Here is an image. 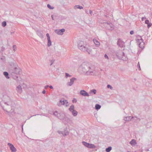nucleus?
Instances as JSON below:
<instances>
[{"label": "nucleus", "mask_w": 152, "mask_h": 152, "mask_svg": "<svg viewBox=\"0 0 152 152\" xmlns=\"http://www.w3.org/2000/svg\"><path fill=\"white\" fill-rule=\"evenodd\" d=\"M71 75H69V74L66 73H65V77L66 78H67L68 77H71Z\"/></svg>", "instance_id": "nucleus-32"}, {"label": "nucleus", "mask_w": 152, "mask_h": 152, "mask_svg": "<svg viewBox=\"0 0 152 152\" xmlns=\"http://www.w3.org/2000/svg\"><path fill=\"white\" fill-rule=\"evenodd\" d=\"M107 87L108 88H110L112 90L113 89V87L110 85H107Z\"/></svg>", "instance_id": "nucleus-36"}, {"label": "nucleus", "mask_w": 152, "mask_h": 152, "mask_svg": "<svg viewBox=\"0 0 152 152\" xmlns=\"http://www.w3.org/2000/svg\"><path fill=\"white\" fill-rule=\"evenodd\" d=\"M145 23L146 24H148V23H149V20H146L145 21Z\"/></svg>", "instance_id": "nucleus-41"}, {"label": "nucleus", "mask_w": 152, "mask_h": 152, "mask_svg": "<svg viewBox=\"0 0 152 152\" xmlns=\"http://www.w3.org/2000/svg\"><path fill=\"white\" fill-rule=\"evenodd\" d=\"M104 25L109 29L112 30L114 29V26L111 23H104Z\"/></svg>", "instance_id": "nucleus-9"}, {"label": "nucleus", "mask_w": 152, "mask_h": 152, "mask_svg": "<svg viewBox=\"0 0 152 152\" xmlns=\"http://www.w3.org/2000/svg\"><path fill=\"white\" fill-rule=\"evenodd\" d=\"M75 101V100H72V102H74V101Z\"/></svg>", "instance_id": "nucleus-52"}, {"label": "nucleus", "mask_w": 152, "mask_h": 152, "mask_svg": "<svg viewBox=\"0 0 152 152\" xmlns=\"http://www.w3.org/2000/svg\"><path fill=\"white\" fill-rule=\"evenodd\" d=\"M20 71V69L19 67H18L15 68L10 72V73L12 78L17 82L19 81V80L18 79V77L17 76V75L19 74Z\"/></svg>", "instance_id": "nucleus-4"}, {"label": "nucleus", "mask_w": 152, "mask_h": 152, "mask_svg": "<svg viewBox=\"0 0 152 152\" xmlns=\"http://www.w3.org/2000/svg\"><path fill=\"white\" fill-rule=\"evenodd\" d=\"M117 44L118 46L121 47H122L124 44V42L122 41L121 40L119 39L118 41Z\"/></svg>", "instance_id": "nucleus-18"}, {"label": "nucleus", "mask_w": 152, "mask_h": 152, "mask_svg": "<svg viewBox=\"0 0 152 152\" xmlns=\"http://www.w3.org/2000/svg\"><path fill=\"white\" fill-rule=\"evenodd\" d=\"M51 17H52V19L53 20H54V19H53V15H52L51 16Z\"/></svg>", "instance_id": "nucleus-49"}, {"label": "nucleus", "mask_w": 152, "mask_h": 152, "mask_svg": "<svg viewBox=\"0 0 152 152\" xmlns=\"http://www.w3.org/2000/svg\"><path fill=\"white\" fill-rule=\"evenodd\" d=\"M112 149V147L111 146L109 147L106 149V151L107 152H109Z\"/></svg>", "instance_id": "nucleus-29"}, {"label": "nucleus", "mask_w": 152, "mask_h": 152, "mask_svg": "<svg viewBox=\"0 0 152 152\" xmlns=\"http://www.w3.org/2000/svg\"><path fill=\"white\" fill-rule=\"evenodd\" d=\"M3 74L6 78L7 79H9L10 77L9 76L8 73L7 72H3Z\"/></svg>", "instance_id": "nucleus-24"}, {"label": "nucleus", "mask_w": 152, "mask_h": 152, "mask_svg": "<svg viewBox=\"0 0 152 152\" xmlns=\"http://www.w3.org/2000/svg\"><path fill=\"white\" fill-rule=\"evenodd\" d=\"M2 26L3 27H5L6 25V22L5 21H4L2 23Z\"/></svg>", "instance_id": "nucleus-35"}, {"label": "nucleus", "mask_w": 152, "mask_h": 152, "mask_svg": "<svg viewBox=\"0 0 152 152\" xmlns=\"http://www.w3.org/2000/svg\"><path fill=\"white\" fill-rule=\"evenodd\" d=\"M58 133L60 134H62V131H58Z\"/></svg>", "instance_id": "nucleus-43"}, {"label": "nucleus", "mask_w": 152, "mask_h": 152, "mask_svg": "<svg viewBox=\"0 0 152 152\" xmlns=\"http://www.w3.org/2000/svg\"><path fill=\"white\" fill-rule=\"evenodd\" d=\"M104 57L105 58L107 59V60H108L109 59L108 57V56L106 54H105L104 56Z\"/></svg>", "instance_id": "nucleus-40"}, {"label": "nucleus", "mask_w": 152, "mask_h": 152, "mask_svg": "<svg viewBox=\"0 0 152 152\" xmlns=\"http://www.w3.org/2000/svg\"><path fill=\"white\" fill-rule=\"evenodd\" d=\"M37 35L41 38L43 37V35L42 32L40 31H37Z\"/></svg>", "instance_id": "nucleus-20"}, {"label": "nucleus", "mask_w": 152, "mask_h": 152, "mask_svg": "<svg viewBox=\"0 0 152 152\" xmlns=\"http://www.w3.org/2000/svg\"><path fill=\"white\" fill-rule=\"evenodd\" d=\"M146 19V17H142V20L143 21L144 19Z\"/></svg>", "instance_id": "nucleus-45"}, {"label": "nucleus", "mask_w": 152, "mask_h": 152, "mask_svg": "<svg viewBox=\"0 0 152 152\" xmlns=\"http://www.w3.org/2000/svg\"><path fill=\"white\" fill-rule=\"evenodd\" d=\"M62 122L64 123L65 124H67L68 123H70L71 122V121L70 118L67 117H65L64 119H63Z\"/></svg>", "instance_id": "nucleus-13"}, {"label": "nucleus", "mask_w": 152, "mask_h": 152, "mask_svg": "<svg viewBox=\"0 0 152 152\" xmlns=\"http://www.w3.org/2000/svg\"><path fill=\"white\" fill-rule=\"evenodd\" d=\"M93 42L95 45L98 46L100 45L99 42L96 39H94Z\"/></svg>", "instance_id": "nucleus-22"}, {"label": "nucleus", "mask_w": 152, "mask_h": 152, "mask_svg": "<svg viewBox=\"0 0 152 152\" xmlns=\"http://www.w3.org/2000/svg\"><path fill=\"white\" fill-rule=\"evenodd\" d=\"M89 13H90V14H91V15L92 16V12L91 10H89Z\"/></svg>", "instance_id": "nucleus-44"}, {"label": "nucleus", "mask_w": 152, "mask_h": 152, "mask_svg": "<svg viewBox=\"0 0 152 152\" xmlns=\"http://www.w3.org/2000/svg\"><path fill=\"white\" fill-rule=\"evenodd\" d=\"M49 87L51 89H53V87L51 86H49Z\"/></svg>", "instance_id": "nucleus-47"}, {"label": "nucleus", "mask_w": 152, "mask_h": 152, "mask_svg": "<svg viewBox=\"0 0 152 152\" xmlns=\"http://www.w3.org/2000/svg\"><path fill=\"white\" fill-rule=\"evenodd\" d=\"M71 112L72 114V115L75 116H76L77 114V112L75 110H72V111Z\"/></svg>", "instance_id": "nucleus-25"}, {"label": "nucleus", "mask_w": 152, "mask_h": 152, "mask_svg": "<svg viewBox=\"0 0 152 152\" xmlns=\"http://www.w3.org/2000/svg\"><path fill=\"white\" fill-rule=\"evenodd\" d=\"M48 40V44L47 45L48 47H50L51 45V42L50 40V39H47Z\"/></svg>", "instance_id": "nucleus-26"}, {"label": "nucleus", "mask_w": 152, "mask_h": 152, "mask_svg": "<svg viewBox=\"0 0 152 152\" xmlns=\"http://www.w3.org/2000/svg\"><path fill=\"white\" fill-rule=\"evenodd\" d=\"M83 8L82 6H80L79 5H76L74 7V9H82Z\"/></svg>", "instance_id": "nucleus-23"}, {"label": "nucleus", "mask_w": 152, "mask_h": 152, "mask_svg": "<svg viewBox=\"0 0 152 152\" xmlns=\"http://www.w3.org/2000/svg\"><path fill=\"white\" fill-rule=\"evenodd\" d=\"M82 143L83 145H84V146H86V147H87L88 145L89 144V143H88L87 142H86L84 141L82 142Z\"/></svg>", "instance_id": "nucleus-31"}, {"label": "nucleus", "mask_w": 152, "mask_h": 152, "mask_svg": "<svg viewBox=\"0 0 152 152\" xmlns=\"http://www.w3.org/2000/svg\"><path fill=\"white\" fill-rule=\"evenodd\" d=\"M13 51H14V52H15L16 50H17V47H16V46L14 45H13Z\"/></svg>", "instance_id": "nucleus-34"}, {"label": "nucleus", "mask_w": 152, "mask_h": 152, "mask_svg": "<svg viewBox=\"0 0 152 152\" xmlns=\"http://www.w3.org/2000/svg\"><path fill=\"white\" fill-rule=\"evenodd\" d=\"M77 79L75 77H72L70 80V81L67 82L66 85L68 86H71L74 83L75 81Z\"/></svg>", "instance_id": "nucleus-10"}, {"label": "nucleus", "mask_w": 152, "mask_h": 152, "mask_svg": "<svg viewBox=\"0 0 152 152\" xmlns=\"http://www.w3.org/2000/svg\"><path fill=\"white\" fill-rule=\"evenodd\" d=\"M53 115L56 116L58 118L62 120L65 117L64 114L62 112H58L57 111H55L53 113Z\"/></svg>", "instance_id": "nucleus-6"}, {"label": "nucleus", "mask_w": 152, "mask_h": 152, "mask_svg": "<svg viewBox=\"0 0 152 152\" xmlns=\"http://www.w3.org/2000/svg\"><path fill=\"white\" fill-rule=\"evenodd\" d=\"M42 92L43 94H45L46 93V91L44 90L42 91Z\"/></svg>", "instance_id": "nucleus-48"}, {"label": "nucleus", "mask_w": 152, "mask_h": 152, "mask_svg": "<svg viewBox=\"0 0 152 152\" xmlns=\"http://www.w3.org/2000/svg\"><path fill=\"white\" fill-rule=\"evenodd\" d=\"M152 25V24L151 23H148V24H147L148 27V28H149L150 27H151Z\"/></svg>", "instance_id": "nucleus-39"}, {"label": "nucleus", "mask_w": 152, "mask_h": 152, "mask_svg": "<svg viewBox=\"0 0 152 152\" xmlns=\"http://www.w3.org/2000/svg\"><path fill=\"white\" fill-rule=\"evenodd\" d=\"M62 135L63 136H65L69 134V132L67 130V128H66L63 131H62Z\"/></svg>", "instance_id": "nucleus-17"}, {"label": "nucleus", "mask_w": 152, "mask_h": 152, "mask_svg": "<svg viewBox=\"0 0 152 152\" xmlns=\"http://www.w3.org/2000/svg\"><path fill=\"white\" fill-rule=\"evenodd\" d=\"M137 42L139 46L141 48H143L144 47V43L143 42L141 36H138L136 39Z\"/></svg>", "instance_id": "nucleus-7"}, {"label": "nucleus", "mask_w": 152, "mask_h": 152, "mask_svg": "<svg viewBox=\"0 0 152 152\" xmlns=\"http://www.w3.org/2000/svg\"><path fill=\"white\" fill-rule=\"evenodd\" d=\"M96 93V90L95 89H93L90 91V93H93L94 94H95Z\"/></svg>", "instance_id": "nucleus-30"}, {"label": "nucleus", "mask_w": 152, "mask_h": 152, "mask_svg": "<svg viewBox=\"0 0 152 152\" xmlns=\"http://www.w3.org/2000/svg\"><path fill=\"white\" fill-rule=\"evenodd\" d=\"M134 117L131 116L125 117L124 118V120L126 121H130L132 118H134Z\"/></svg>", "instance_id": "nucleus-16"}, {"label": "nucleus", "mask_w": 152, "mask_h": 152, "mask_svg": "<svg viewBox=\"0 0 152 152\" xmlns=\"http://www.w3.org/2000/svg\"><path fill=\"white\" fill-rule=\"evenodd\" d=\"M134 32L133 31H131L130 32V34L131 35L133 34H134Z\"/></svg>", "instance_id": "nucleus-42"}, {"label": "nucleus", "mask_w": 152, "mask_h": 152, "mask_svg": "<svg viewBox=\"0 0 152 152\" xmlns=\"http://www.w3.org/2000/svg\"><path fill=\"white\" fill-rule=\"evenodd\" d=\"M47 7L50 9H53L54 7H51L50 4H48L47 5Z\"/></svg>", "instance_id": "nucleus-33"}, {"label": "nucleus", "mask_w": 152, "mask_h": 152, "mask_svg": "<svg viewBox=\"0 0 152 152\" xmlns=\"http://www.w3.org/2000/svg\"><path fill=\"white\" fill-rule=\"evenodd\" d=\"M2 102L5 104L3 107L4 110L8 113H12L14 110L15 104L11 102L10 97L7 95L4 94L1 98Z\"/></svg>", "instance_id": "nucleus-1"}, {"label": "nucleus", "mask_w": 152, "mask_h": 152, "mask_svg": "<svg viewBox=\"0 0 152 152\" xmlns=\"http://www.w3.org/2000/svg\"><path fill=\"white\" fill-rule=\"evenodd\" d=\"M75 102H77V100H76V99H75Z\"/></svg>", "instance_id": "nucleus-53"}, {"label": "nucleus", "mask_w": 152, "mask_h": 152, "mask_svg": "<svg viewBox=\"0 0 152 152\" xmlns=\"http://www.w3.org/2000/svg\"><path fill=\"white\" fill-rule=\"evenodd\" d=\"M16 90L18 93L21 94L22 92V89L20 85H19L16 87Z\"/></svg>", "instance_id": "nucleus-14"}, {"label": "nucleus", "mask_w": 152, "mask_h": 152, "mask_svg": "<svg viewBox=\"0 0 152 152\" xmlns=\"http://www.w3.org/2000/svg\"><path fill=\"white\" fill-rule=\"evenodd\" d=\"M65 30L64 28L61 29H56L55 30V32L58 35H62Z\"/></svg>", "instance_id": "nucleus-11"}, {"label": "nucleus", "mask_w": 152, "mask_h": 152, "mask_svg": "<svg viewBox=\"0 0 152 152\" xmlns=\"http://www.w3.org/2000/svg\"><path fill=\"white\" fill-rule=\"evenodd\" d=\"M87 147L90 148H94L96 147L94 144L89 143Z\"/></svg>", "instance_id": "nucleus-21"}, {"label": "nucleus", "mask_w": 152, "mask_h": 152, "mask_svg": "<svg viewBox=\"0 0 152 152\" xmlns=\"http://www.w3.org/2000/svg\"><path fill=\"white\" fill-rule=\"evenodd\" d=\"M46 36L47 37V39H50V37L49 36V34L48 33H47L46 34Z\"/></svg>", "instance_id": "nucleus-38"}, {"label": "nucleus", "mask_w": 152, "mask_h": 152, "mask_svg": "<svg viewBox=\"0 0 152 152\" xmlns=\"http://www.w3.org/2000/svg\"><path fill=\"white\" fill-rule=\"evenodd\" d=\"M69 110L70 111L72 112V110H74V106L73 105H72L71 106L70 108L69 109Z\"/></svg>", "instance_id": "nucleus-28"}, {"label": "nucleus", "mask_w": 152, "mask_h": 152, "mask_svg": "<svg viewBox=\"0 0 152 152\" xmlns=\"http://www.w3.org/2000/svg\"><path fill=\"white\" fill-rule=\"evenodd\" d=\"M116 55L117 57L119 59L124 61H126L127 58L124 55V53L121 50H118L115 52Z\"/></svg>", "instance_id": "nucleus-5"}, {"label": "nucleus", "mask_w": 152, "mask_h": 152, "mask_svg": "<svg viewBox=\"0 0 152 152\" xmlns=\"http://www.w3.org/2000/svg\"><path fill=\"white\" fill-rule=\"evenodd\" d=\"M49 86L48 85H46L45 86V89H46Z\"/></svg>", "instance_id": "nucleus-46"}, {"label": "nucleus", "mask_w": 152, "mask_h": 152, "mask_svg": "<svg viewBox=\"0 0 152 152\" xmlns=\"http://www.w3.org/2000/svg\"><path fill=\"white\" fill-rule=\"evenodd\" d=\"M8 145L10 147V149L12 152H16V151L17 149L13 144L10 143H8Z\"/></svg>", "instance_id": "nucleus-12"}, {"label": "nucleus", "mask_w": 152, "mask_h": 152, "mask_svg": "<svg viewBox=\"0 0 152 152\" xmlns=\"http://www.w3.org/2000/svg\"><path fill=\"white\" fill-rule=\"evenodd\" d=\"M78 47L80 50L82 51L87 52L88 54H90L92 50L90 47L85 43L82 41H80L78 44Z\"/></svg>", "instance_id": "nucleus-3"}, {"label": "nucleus", "mask_w": 152, "mask_h": 152, "mask_svg": "<svg viewBox=\"0 0 152 152\" xmlns=\"http://www.w3.org/2000/svg\"><path fill=\"white\" fill-rule=\"evenodd\" d=\"M101 107V106L98 104H96L95 106V109L96 110H98Z\"/></svg>", "instance_id": "nucleus-27"}, {"label": "nucleus", "mask_w": 152, "mask_h": 152, "mask_svg": "<svg viewBox=\"0 0 152 152\" xmlns=\"http://www.w3.org/2000/svg\"><path fill=\"white\" fill-rule=\"evenodd\" d=\"M129 143L132 146H134L137 143L135 140L134 139H132L129 142Z\"/></svg>", "instance_id": "nucleus-19"}, {"label": "nucleus", "mask_w": 152, "mask_h": 152, "mask_svg": "<svg viewBox=\"0 0 152 152\" xmlns=\"http://www.w3.org/2000/svg\"><path fill=\"white\" fill-rule=\"evenodd\" d=\"M23 125H22V131H23Z\"/></svg>", "instance_id": "nucleus-50"}, {"label": "nucleus", "mask_w": 152, "mask_h": 152, "mask_svg": "<svg viewBox=\"0 0 152 152\" xmlns=\"http://www.w3.org/2000/svg\"><path fill=\"white\" fill-rule=\"evenodd\" d=\"M137 66L138 67V68L139 69V70H141V68H140V64H139V62H138V64H137Z\"/></svg>", "instance_id": "nucleus-37"}, {"label": "nucleus", "mask_w": 152, "mask_h": 152, "mask_svg": "<svg viewBox=\"0 0 152 152\" xmlns=\"http://www.w3.org/2000/svg\"><path fill=\"white\" fill-rule=\"evenodd\" d=\"M80 94L83 96H89V94L85 91L84 90H81L80 92Z\"/></svg>", "instance_id": "nucleus-15"}, {"label": "nucleus", "mask_w": 152, "mask_h": 152, "mask_svg": "<svg viewBox=\"0 0 152 152\" xmlns=\"http://www.w3.org/2000/svg\"><path fill=\"white\" fill-rule=\"evenodd\" d=\"M86 12L87 13V14H88V12L87 11H86Z\"/></svg>", "instance_id": "nucleus-51"}, {"label": "nucleus", "mask_w": 152, "mask_h": 152, "mask_svg": "<svg viewBox=\"0 0 152 152\" xmlns=\"http://www.w3.org/2000/svg\"><path fill=\"white\" fill-rule=\"evenodd\" d=\"M79 69L81 73L87 75H92L94 71L91 64L87 62L82 63L79 66Z\"/></svg>", "instance_id": "nucleus-2"}, {"label": "nucleus", "mask_w": 152, "mask_h": 152, "mask_svg": "<svg viewBox=\"0 0 152 152\" xmlns=\"http://www.w3.org/2000/svg\"><path fill=\"white\" fill-rule=\"evenodd\" d=\"M57 105L60 107L62 105H63L66 107H67L69 106V104L67 100H64V99H61L58 102Z\"/></svg>", "instance_id": "nucleus-8"}]
</instances>
